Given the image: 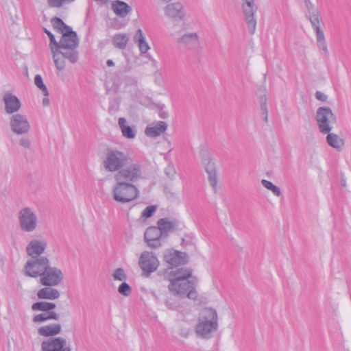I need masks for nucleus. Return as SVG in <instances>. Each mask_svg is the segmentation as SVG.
Instances as JSON below:
<instances>
[{
  "instance_id": "obj_13",
  "label": "nucleus",
  "mask_w": 351,
  "mask_h": 351,
  "mask_svg": "<svg viewBox=\"0 0 351 351\" xmlns=\"http://www.w3.org/2000/svg\"><path fill=\"white\" fill-rule=\"evenodd\" d=\"M47 245L45 239L34 238L27 244L25 252L29 258L46 257L43 254L45 253Z\"/></svg>"
},
{
  "instance_id": "obj_27",
  "label": "nucleus",
  "mask_w": 351,
  "mask_h": 351,
  "mask_svg": "<svg viewBox=\"0 0 351 351\" xmlns=\"http://www.w3.org/2000/svg\"><path fill=\"white\" fill-rule=\"evenodd\" d=\"M133 39L134 43L138 45L141 53H145L150 49L149 45L146 41L145 36L141 29H138L136 32Z\"/></svg>"
},
{
  "instance_id": "obj_15",
  "label": "nucleus",
  "mask_w": 351,
  "mask_h": 351,
  "mask_svg": "<svg viewBox=\"0 0 351 351\" xmlns=\"http://www.w3.org/2000/svg\"><path fill=\"white\" fill-rule=\"evenodd\" d=\"M4 111L7 114L13 115L19 113L22 108L20 99L10 91H6L3 95Z\"/></svg>"
},
{
  "instance_id": "obj_50",
  "label": "nucleus",
  "mask_w": 351,
  "mask_h": 351,
  "mask_svg": "<svg viewBox=\"0 0 351 351\" xmlns=\"http://www.w3.org/2000/svg\"><path fill=\"white\" fill-rule=\"evenodd\" d=\"M106 64L108 66H113L114 65V63L112 60H108L106 61Z\"/></svg>"
},
{
  "instance_id": "obj_42",
  "label": "nucleus",
  "mask_w": 351,
  "mask_h": 351,
  "mask_svg": "<svg viewBox=\"0 0 351 351\" xmlns=\"http://www.w3.org/2000/svg\"><path fill=\"white\" fill-rule=\"evenodd\" d=\"M156 210V206H147L142 213V217H144L145 219L149 218L152 217L154 213Z\"/></svg>"
},
{
  "instance_id": "obj_37",
  "label": "nucleus",
  "mask_w": 351,
  "mask_h": 351,
  "mask_svg": "<svg viewBox=\"0 0 351 351\" xmlns=\"http://www.w3.org/2000/svg\"><path fill=\"white\" fill-rule=\"evenodd\" d=\"M52 23L54 28L58 29L62 34L71 29L70 27L65 25L64 22L58 18H54L52 20Z\"/></svg>"
},
{
  "instance_id": "obj_3",
  "label": "nucleus",
  "mask_w": 351,
  "mask_h": 351,
  "mask_svg": "<svg viewBox=\"0 0 351 351\" xmlns=\"http://www.w3.org/2000/svg\"><path fill=\"white\" fill-rule=\"evenodd\" d=\"M130 160V157L123 152L117 149H107L103 160V166L108 172L117 173L126 167Z\"/></svg>"
},
{
  "instance_id": "obj_24",
  "label": "nucleus",
  "mask_w": 351,
  "mask_h": 351,
  "mask_svg": "<svg viewBox=\"0 0 351 351\" xmlns=\"http://www.w3.org/2000/svg\"><path fill=\"white\" fill-rule=\"evenodd\" d=\"M55 287H44L37 292V297L42 300H57L60 296V291Z\"/></svg>"
},
{
  "instance_id": "obj_46",
  "label": "nucleus",
  "mask_w": 351,
  "mask_h": 351,
  "mask_svg": "<svg viewBox=\"0 0 351 351\" xmlns=\"http://www.w3.org/2000/svg\"><path fill=\"white\" fill-rule=\"evenodd\" d=\"M315 97H316L317 99H318L319 101H326V99L328 98L326 95H325L324 93H323L322 92H320V91H317L316 92Z\"/></svg>"
},
{
  "instance_id": "obj_4",
  "label": "nucleus",
  "mask_w": 351,
  "mask_h": 351,
  "mask_svg": "<svg viewBox=\"0 0 351 351\" xmlns=\"http://www.w3.org/2000/svg\"><path fill=\"white\" fill-rule=\"evenodd\" d=\"M78 43L76 33L70 29L62 34L57 49L61 50L60 53H62V56L74 64L78 60V52L75 50Z\"/></svg>"
},
{
  "instance_id": "obj_18",
  "label": "nucleus",
  "mask_w": 351,
  "mask_h": 351,
  "mask_svg": "<svg viewBox=\"0 0 351 351\" xmlns=\"http://www.w3.org/2000/svg\"><path fill=\"white\" fill-rule=\"evenodd\" d=\"M168 289L175 295L183 296L189 290L191 286L188 281L178 279H169Z\"/></svg>"
},
{
  "instance_id": "obj_28",
  "label": "nucleus",
  "mask_w": 351,
  "mask_h": 351,
  "mask_svg": "<svg viewBox=\"0 0 351 351\" xmlns=\"http://www.w3.org/2000/svg\"><path fill=\"white\" fill-rule=\"evenodd\" d=\"M119 126L121 130L122 135L128 139H133L136 136V130L134 128L130 127L127 123V120L121 117L118 120Z\"/></svg>"
},
{
  "instance_id": "obj_30",
  "label": "nucleus",
  "mask_w": 351,
  "mask_h": 351,
  "mask_svg": "<svg viewBox=\"0 0 351 351\" xmlns=\"http://www.w3.org/2000/svg\"><path fill=\"white\" fill-rule=\"evenodd\" d=\"M206 171L208 175V181L214 191H217V175L215 167V164L212 161H209L205 167Z\"/></svg>"
},
{
  "instance_id": "obj_2",
  "label": "nucleus",
  "mask_w": 351,
  "mask_h": 351,
  "mask_svg": "<svg viewBox=\"0 0 351 351\" xmlns=\"http://www.w3.org/2000/svg\"><path fill=\"white\" fill-rule=\"evenodd\" d=\"M218 315L215 309L206 308L202 310L195 327L197 337L209 339L218 330Z\"/></svg>"
},
{
  "instance_id": "obj_36",
  "label": "nucleus",
  "mask_w": 351,
  "mask_h": 351,
  "mask_svg": "<svg viewBox=\"0 0 351 351\" xmlns=\"http://www.w3.org/2000/svg\"><path fill=\"white\" fill-rule=\"evenodd\" d=\"M17 141L19 147L25 150H30L32 148V143L31 139L26 135H21Z\"/></svg>"
},
{
  "instance_id": "obj_19",
  "label": "nucleus",
  "mask_w": 351,
  "mask_h": 351,
  "mask_svg": "<svg viewBox=\"0 0 351 351\" xmlns=\"http://www.w3.org/2000/svg\"><path fill=\"white\" fill-rule=\"evenodd\" d=\"M164 260L171 267H177L185 263V254L184 253L167 250L164 252Z\"/></svg>"
},
{
  "instance_id": "obj_38",
  "label": "nucleus",
  "mask_w": 351,
  "mask_h": 351,
  "mask_svg": "<svg viewBox=\"0 0 351 351\" xmlns=\"http://www.w3.org/2000/svg\"><path fill=\"white\" fill-rule=\"evenodd\" d=\"M34 84L43 92L44 96H49V91L47 86L43 83V80L40 75L38 74L35 76Z\"/></svg>"
},
{
  "instance_id": "obj_21",
  "label": "nucleus",
  "mask_w": 351,
  "mask_h": 351,
  "mask_svg": "<svg viewBox=\"0 0 351 351\" xmlns=\"http://www.w3.org/2000/svg\"><path fill=\"white\" fill-rule=\"evenodd\" d=\"M177 43L184 48L193 49L199 43V36L195 32L186 33L178 38Z\"/></svg>"
},
{
  "instance_id": "obj_23",
  "label": "nucleus",
  "mask_w": 351,
  "mask_h": 351,
  "mask_svg": "<svg viewBox=\"0 0 351 351\" xmlns=\"http://www.w3.org/2000/svg\"><path fill=\"white\" fill-rule=\"evenodd\" d=\"M326 134H327L326 140L328 145L337 152H341L345 146L344 139L338 134L331 132Z\"/></svg>"
},
{
  "instance_id": "obj_32",
  "label": "nucleus",
  "mask_w": 351,
  "mask_h": 351,
  "mask_svg": "<svg viewBox=\"0 0 351 351\" xmlns=\"http://www.w3.org/2000/svg\"><path fill=\"white\" fill-rule=\"evenodd\" d=\"M129 41V36L127 34H117L112 39V44L119 49H125Z\"/></svg>"
},
{
  "instance_id": "obj_22",
  "label": "nucleus",
  "mask_w": 351,
  "mask_h": 351,
  "mask_svg": "<svg viewBox=\"0 0 351 351\" xmlns=\"http://www.w3.org/2000/svg\"><path fill=\"white\" fill-rule=\"evenodd\" d=\"M167 124L165 121H158L146 128L145 134L152 138L157 137L165 133L167 130Z\"/></svg>"
},
{
  "instance_id": "obj_9",
  "label": "nucleus",
  "mask_w": 351,
  "mask_h": 351,
  "mask_svg": "<svg viewBox=\"0 0 351 351\" xmlns=\"http://www.w3.org/2000/svg\"><path fill=\"white\" fill-rule=\"evenodd\" d=\"M160 265L159 260L153 252L143 251L138 258V266L142 270V276L149 278L155 272Z\"/></svg>"
},
{
  "instance_id": "obj_7",
  "label": "nucleus",
  "mask_w": 351,
  "mask_h": 351,
  "mask_svg": "<svg viewBox=\"0 0 351 351\" xmlns=\"http://www.w3.org/2000/svg\"><path fill=\"white\" fill-rule=\"evenodd\" d=\"M315 119L319 132L326 134L331 132L337 119L329 107H320L317 109Z\"/></svg>"
},
{
  "instance_id": "obj_12",
  "label": "nucleus",
  "mask_w": 351,
  "mask_h": 351,
  "mask_svg": "<svg viewBox=\"0 0 351 351\" xmlns=\"http://www.w3.org/2000/svg\"><path fill=\"white\" fill-rule=\"evenodd\" d=\"M241 6L249 32L251 34H254L256 28V19L254 14L257 9L254 0H241Z\"/></svg>"
},
{
  "instance_id": "obj_16",
  "label": "nucleus",
  "mask_w": 351,
  "mask_h": 351,
  "mask_svg": "<svg viewBox=\"0 0 351 351\" xmlns=\"http://www.w3.org/2000/svg\"><path fill=\"white\" fill-rule=\"evenodd\" d=\"M164 236L158 228V226H151L146 229L144 233V239L147 245L154 249L161 247L162 243L160 239Z\"/></svg>"
},
{
  "instance_id": "obj_35",
  "label": "nucleus",
  "mask_w": 351,
  "mask_h": 351,
  "mask_svg": "<svg viewBox=\"0 0 351 351\" xmlns=\"http://www.w3.org/2000/svg\"><path fill=\"white\" fill-rule=\"evenodd\" d=\"M261 184L265 188L271 191L276 196L280 197L282 195L280 188L274 185L271 182L263 179L261 180Z\"/></svg>"
},
{
  "instance_id": "obj_17",
  "label": "nucleus",
  "mask_w": 351,
  "mask_h": 351,
  "mask_svg": "<svg viewBox=\"0 0 351 351\" xmlns=\"http://www.w3.org/2000/svg\"><path fill=\"white\" fill-rule=\"evenodd\" d=\"M164 13L173 21H182L185 17L184 7L178 1L167 4L164 8Z\"/></svg>"
},
{
  "instance_id": "obj_26",
  "label": "nucleus",
  "mask_w": 351,
  "mask_h": 351,
  "mask_svg": "<svg viewBox=\"0 0 351 351\" xmlns=\"http://www.w3.org/2000/svg\"><path fill=\"white\" fill-rule=\"evenodd\" d=\"M61 328L60 324H51L40 327L38 329V333L43 337H53L60 334Z\"/></svg>"
},
{
  "instance_id": "obj_31",
  "label": "nucleus",
  "mask_w": 351,
  "mask_h": 351,
  "mask_svg": "<svg viewBox=\"0 0 351 351\" xmlns=\"http://www.w3.org/2000/svg\"><path fill=\"white\" fill-rule=\"evenodd\" d=\"M61 50L55 49L53 46H51V52L53 54V59L56 69L58 71H62L65 69L66 62L64 59H66L62 56V53H60Z\"/></svg>"
},
{
  "instance_id": "obj_1",
  "label": "nucleus",
  "mask_w": 351,
  "mask_h": 351,
  "mask_svg": "<svg viewBox=\"0 0 351 351\" xmlns=\"http://www.w3.org/2000/svg\"><path fill=\"white\" fill-rule=\"evenodd\" d=\"M142 178V165L137 161L130 162L124 169L116 173L114 176L115 182L111 189L112 199L123 204L136 200L140 191L135 183Z\"/></svg>"
},
{
  "instance_id": "obj_20",
  "label": "nucleus",
  "mask_w": 351,
  "mask_h": 351,
  "mask_svg": "<svg viewBox=\"0 0 351 351\" xmlns=\"http://www.w3.org/2000/svg\"><path fill=\"white\" fill-rule=\"evenodd\" d=\"M178 226L179 221L178 220L169 217L160 219L157 221V226L164 237H167L169 232L176 230Z\"/></svg>"
},
{
  "instance_id": "obj_8",
  "label": "nucleus",
  "mask_w": 351,
  "mask_h": 351,
  "mask_svg": "<svg viewBox=\"0 0 351 351\" xmlns=\"http://www.w3.org/2000/svg\"><path fill=\"white\" fill-rule=\"evenodd\" d=\"M308 9L309 13V20L316 34L317 47L326 54H328V50L324 34L320 27V21L319 18L318 10L317 8H314L311 3H310L309 6H308Z\"/></svg>"
},
{
  "instance_id": "obj_48",
  "label": "nucleus",
  "mask_w": 351,
  "mask_h": 351,
  "mask_svg": "<svg viewBox=\"0 0 351 351\" xmlns=\"http://www.w3.org/2000/svg\"><path fill=\"white\" fill-rule=\"evenodd\" d=\"M50 101L48 98V96H45V97L43 99L42 104L43 106H48L49 105Z\"/></svg>"
},
{
  "instance_id": "obj_10",
  "label": "nucleus",
  "mask_w": 351,
  "mask_h": 351,
  "mask_svg": "<svg viewBox=\"0 0 351 351\" xmlns=\"http://www.w3.org/2000/svg\"><path fill=\"white\" fill-rule=\"evenodd\" d=\"M10 131L16 136L26 135L32 130L31 123L25 114L16 113L9 119Z\"/></svg>"
},
{
  "instance_id": "obj_49",
  "label": "nucleus",
  "mask_w": 351,
  "mask_h": 351,
  "mask_svg": "<svg viewBox=\"0 0 351 351\" xmlns=\"http://www.w3.org/2000/svg\"><path fill=\"white\" fill-rule=\"evenodd\" d=\"M189 329H186V330H184L183 332H181V335L183 337H187L189 335Z\"/></svg>"
},
{
  "instance_id": "obj_11",
  "label": "nucleus",
  "mask_w": 351,
  "mask_h": 351,
  "mask_svg": "<svg viewBox=\"0 0 351 351\" xmlns=\"http://www.w3.org/2000/svg\"><path fill=\"white\" fill-rule=\"evenodd\" d=\"M64 280V274L61 269L53 267L51 263L39 278L40 284L43 287H58Z\"/></svg>"
},
{
  "instance_id": "obj_51",
  "label": "nucleus",
  "mask_w": 351,
  "mask_h": 351,
  "mask_svg": "<svg viewBox=\"0 0 351 351\" xmlns=\"http://www.w3.org/2000/svg\"><path fill=\"white\" fill-rule=\"evenodd\" d=\"M342 184H343V186H345L346 185V183L345 180H342Z\"/></svg>"
},
{
  "instance_id": "obj_34",
  "label": "nucleus",
  "mask_w": 351,
  "mask_h": 351,
  "mask_svg": "<svg viewBox=\"0 0 351 351\" xmlns=\"http://www.w3.org/2000/svg\"><path fill=\"white\" fill-rule=\"evenodd\" d=\"M56 305L54 303L47 302H37L32 305V310L34 311H43L45 313H49V311L54 309Z\"/></svg>"
},
{
  "instance_id": "obj_45",
  "label": "nucleus",
  "mask_w": 351,
  "mask_h": 351,
  "mask_svg": "<svg viewBox=\"0 0 351 351\" xmlns=\"http://www.w3.org/2000/svg\"><path fill=\"white\" fill-rule=\"evenodd\" d=\"M165 304H166V306L169 308V309H172V310H174V309H176V308L178 307V304L176 302H174L172 299H167L165 302Z\"/></svg>"
},
{
  "instance_id": "obj_6",
  "label": "nucleus",
  "mask_w": 351,
  "mask_h": 351,
  "mask_svg": "<svg viewBox=\"0 0 351 351\" xmlns=\"http://www.w3.org/2000/svg\"><path fill=\"white\" fill-rule=\"evenodd\" d=\"M51 263L48 257L29 258L23 268V274L34 278H40Z\"/></svg>"
},
{
  "instance_id": "obj_44",
  "label": "nucleus",
  "mask_w": 351,
  "mask_h": 351,
  "mask_svg": "<svg viewBox=\"0 0 351 351\" xmlns=\"http://www.w3.org/2000/svg\"><path fill=\"white\" fill-rule=\"evenodd\" d=\"M45 33L49 36L50 38V48L51 49V46H53L55 49H57L59 43L56 40L54 36L47 29H45Z\"/></svg>"
},
{
  "instance_id": "obj_47",
  "label": "nucleus",
  "mask_w": 351,
  "mask_h": 351,
  "mask_svg": "<svg viewBox=\"0 0 351 351\" xmlns=\"http://www.w3.org/2000/svg\"><path fill=\"white\" fill-rule=\"evenodd\" d=\"M187 298L189 299H195L197 298V292L191 289L187 293Z\"/></svg>"
},
{
  "instance_id": "obj_41",
  "label": "nucleus",
  "mask_w": 351,
  "mask_h": 351,
  "mask_svg": "<svg viewBox=\"0 0 351 351\" xmlns=\"http://www.w3.org/2000/svg\"><path fill=\"white\" fill-rule=\"evenodd\" d=\"M75 0H47L49 6L51 8H61L64 4L70 3Z\"/></svg>"
},
{
  "instance_id": "obj_14",
  "label": "nucleus",
  "mask_w": 351,
  "mask_h": 351,
  "mask_svg": "<svg viewBox=\"0 0 351 351\" xmlns=\"http://www.w3.org/2000/svg\"><path fill=\"white\" fill-rule=\"evenodd\" d=\"M41 351H71V348L64 337H51L41 343Z\"/></svg>"
},
{
  "instance_id": "obj_5",
  "label": "nucleus",
  "mask_w": 351,
  "mask_h": 351,
  "mask_svg": "<svg viewBox=\"0 0 351 351\" xmlns=\"http://www.w3.org/2000/svg\"><path fill=\"white\" fill-rule=\"evenodd\" d=\"M17 220L20 230L25 233L36 231L40 224L36 210L33 207L28 206L19 209L17 213Z\"/></svg>"
},
{
  "instance_id": "obj_40",
  "label": "nucleus",
  "mask_w": 351,
  "mask_h": 351,
  "mask_svg": "<svg viewBox=\"0 0 351 351\" xmlns=\"http://www.w3.org/2000/svg\"><path fill=\"white\" fill-rule=\"evenodd\" d=\"M118 293L125 297H128L132 293L131 287L125 281L123 282L118 287Z\"/></svg>"
},
{
  "instance_id": "obj_33",
  "label": "nucleus",
  "mask_w": 351,
  "mask_h": 351,
  "mask_svg": "<svg viewBox=\"0 0 351 351\" xmlns=\"http://www.w3.org/2000/svg\"><path fill=\"white\" fill-rule=\"evenodd\" d=\"M58 319L59 315L56 312L51 311L49 313H43L36 315L33 317L32 321L36 324H40L49 319L58 320Z\"/></svg>"
},
{
  "instance_id": "obj_29",
  "label": "nucleus",
  "mask_w": 351,
  "mask_h": 351,
  "mask_svg": "<svg viewBox=\"0 0 351 351\" xmlns=\"http://www.w3.org/2000/svg\"><path fill=\"white\" fill-rule=\"evenodd\" d=\"M192 276V269L190 268H180L175 271H171L169 275V279H178L187 281Z\"/></svg>"
},
{
  "instance_id": "obj_25",
  "label": "nucleus",
  "mask_w": 351,
  "mask_h": 351,
  "mask_svg": "<svg viewBox=\"0 0 351 351\" xmlns=\"http://www.w3.org/2000/svg\"><path fill=\"white\" fill-rule=\"evenodd\" d=\"M112 10L119 17H125L132 11V8L125 2L117 0L112 3Z\"/></svg>"
},
{
  "instance_id": "obj_43",
  "label": "nucleus",
  "mask_w": 351,
  "mask_h": 351,
  "mask_svg": "<svg viewBox=\"0 0 351 351\" xmlns=\"http://www.w3.org/2000/svg\"><path fill=\"white\" fill-rule=\"evenodd\" d=\"M165 173L170 179H173L176 175V169L173 166L169 165L165 169Z\"/></svg>"
},
{
  "instance_id": "obj_39",
  "label": "nucleus",
  "mask_w": 351,
  "mask_h": 351,
  "mask_svg": "<svg viewBox=\"0 0 351 351\" xmlns=\"http://www.w3.org/2000/svg\"><path fill=\"white\" fill-rule=\"evenodd\" d=\"M112 276L114 280H118L121 282L125 281L128 278L125 270L121 267L116 269L113 271Z\"/></svg>"
}]
</instances>
